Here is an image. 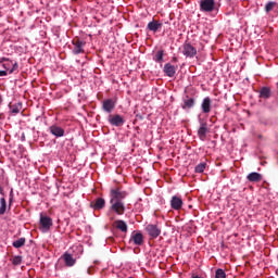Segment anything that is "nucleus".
<instances>
[{
    "label": "nucleus",
    "instance_id": "f257e3e1",
    "mask_svg": "<svg viewBox=\"0 0 278 278\" xmlns=\"http://www.w3.org/2000/svg\"><path fill=\"white\" fill-rule=\"evenodd\" d=\"M129 193L124 191L123 189L116 187L111 189L110 191V203H111V212L117 214V216H123L125 214V202L124 199H127Z\"/></svg>",
    "mask_w": 278,
    "mask_h": 278
},
{
    "label": "nucleus",
    "instance_id": "f03ea898",
    "mask_svg": "<svg viewBox=\"0 0 278 278\" xmlns=\"http://www.w3.org/2000/svg\"><path fill=\"white\" fill-rule=\"evenodd\" d=\"M199 125L200 127L198 128V138L202 141H205V138H207V134H210V127H207V121L200 118Z\"/></svg>",
    "mask_w": 278,
    "mask_h": 278
},
{
    "label": "nucleus",
    "instance_id": "7ed1b4c3",
    "mask_svg": "<svg viewBox=\"0 0 278 278\" xmlns=\"http://www.w3.org/2000/svg\"><path fill=\"white\" fill-rule=\"evenodd\" d=\"M216 2L214 0H201L200 10L201 12H214Z\"/></svg>",
    "mask_w": 278,
    "mask_h": 278
},
{
    "label": "nucleus",
    "instance_id": "20e7f679",
    "mask_svg": "<svg viewBox=\"0 0 278 278\" xmlns=\"http://www.w3.org/2000/svg\"><path fill=\"white\" fill-rule=\"evenodd\" d=\"M108 121L113 127H123L125 125V118L118 114L109 115Z\"/></svg>",
    "mask_w": 278,
    "mask_h": 278
},
{
    "label": "nucleus",
    "instance_id": "39448f33",
    "mask_svg": "<svg viewBox=\"0 0 278 278\" xmlns=\"http://www.w3.org/2000/svg\"><path fill=\"white\" fill-rule=\"evenodd\" d=\"M40 229L42 231H49L53 227V219L47 215H40Z\"/></svg>",
    "mask_w": 278,
    "mask_h": 278
},
{
    "label": "nucleus",
    "instance_id": "423d86ee",
    "mask_svg": "<svg viewBox=\"0 0 278 278\" xmlns=\"http://www.w3.org/2000/svg\"><path fill=\"white\" fill-rule=\"evenodd\" d=\"M72 45L74 46V49H73L74 55H79V53H84L86 41H81L79 38H75L73 39Z\"/></svg>",
    "mask_w": 278,
    "mask_h": 278
},
{
    "label": "nucleus",
    "instance_id": "0eeeda50",
    "mask_svg": "<svg viewBox=\"0 0 278 278\" xmlns=\"http://www.w3.org/2000/svg\"><path fill=\"white\" fill-rule=\"evenodd\" d=\"M146 231L150 236V238H152V240H154L155 238H159L160 233H162V229H160L157 225H153V224H149L146 227Z\"/></svg>",
    "mask_w": 278,
    "mask_h": 278
},
{
    "label": "nucleus",
    "instance_id": "6e6552de",
    "mask_svg": "<svg viewBox=\"0 0 278 278\" xmlns=\"http://www.w3.org/2000/svg\"><path fill=\"white\" fill-rule=\"evenodd\" d=\"M12 67V61L8 59H2L0 62V77H7L8 71Z\"/></svg>",
    "mask_w": 278,
    "mask_h": 278
},
{
    "label": "nucleus",
    "instance_id": "1a4fd4ad",
    "mask_svg": "<svg viewBox=\"0 0 278 278\" xmlns=\"http://www.w3.org/2000/svg\"><path fill=\"white\" fill-rule=\"evenodd\" d=\"M61 257H62L65 266H67V268H73V266H75V264H77V258L73 257V254H71L68 252H65Z\"/></svg>",
    "mask_w": 278,
    "mask_h": 278
},
{
    "label": "nucleus",
    "instance_id": "9d476101",
    "mask_svg": "<svg viewBox=\"0 0 278 278\" xmlns=\"http://www.w3.org/2000/svg\"><path fill=\"white\" fill-rule=\"evenodd\" d=\"M182 53L186 55V58H194V55H197V48L190 43H185L182 46Z\"/></svg>",
    "mask_w": 278,
    "mask_h": 278
},
{
    "label": "nucleus",
    "instance_id": "9b49d317",
    "mask_svg": "<svg viewBox=\"0 0 278 278\" xmlns=\"http://www.w3.org/2000/svg\"><path fill=\"white\" fill-rule=\"evenodd\" d=\"M116 108V103L112 99H106L103 101L102 110L106 112L108 114H112L114 112V109Z\"/></svg>",
    "mask_w": 278,
    "mask_h": 278
},
{
    "label": "nucleus",
    "instance_id": "f8f14e48",
    "mask_svg": "<svg viewBox=\"0 0 278 278\" xmlns=\"http://www.w3.org/2000/svg\"><path fill=\"white\" fill-rule=\"evenodd\" d=\"M170 207L172 210H176V211L181 210V207H184V200H181L177 195H173L170 200Z\"/></svg>",
    "mask_w": 278,
    "mask_h": 278
},
{
    "label": "nucleus",
    "instance_id": "ddd939ff",
    "mask_svg": "<svg viewBox=\"0 0 278 278\" xmlns=\"http://www.w3.org/2000/svg\"><path fill=\"white\" fill-rule=\"evenodd\" d=\"M194 103H197L194 98H190V96H186L182 100L181 108L182 110H192V108H194Z\"/></svg>",
    "mask_w": 278,
    "mask_h": 278
},
{
    "label": "nucleus",
    "instance_id": "4468645a",
    "mask_svg": "<svg viewBox=\"0 0 278 278\" xmlns=\"http://www.w3.org/2000/svg\"><path fill=\"white\" fill-rule=\"evenodd\" d=\"M201 108L203 114H210V112H212V99H210V97L204 98Z\"/></svg>",
    "mask_w": 278,
    "mask_h": 278
},
{
    "label": "nucleus",
    "instance_id": "2eb2a0df",
    "mask_svg": "<svg viewBox=\"0 0 278 278\" xmlns=\"http://www.w3.org/2000/svg\"><path fill=\"white\" fill-rule=\"evenodd\" d=\"M130 240H132L134 244L137 247H142V244H144V236H142L141 232H132Z\"/></svg>",
    "mask_w": 278,
    "mask_h": 278
},
{
    "label": "nucleus",
    "instance_id": "dca6fc26",
    "mask_svg": "<svg viewBox=\"0 0 278 278\" xmlns=\"http://www.w3.org/2000/svg\"><path fill=\"white\" fill-rule=\"evenodd\" d=\"M163 71H164L165 75H167V77H175V73H177V67H175L170 63H166L164 65Z\"/></svg>",
    "mask_w": 278,
    "mask_h": 278
},
{
    "label": "nucleus",
    "instance_id": "f3484780",
    "mask_svg": "<svg viewBox=\"0 0 278 278\" xmlns=\"http://www.w3.org/2000/svg\"><path fill=\"white\" fill-rule=\"evenodd\" d=\"M90 205L93 210H103V207H105V199L98 198L96 201H92Z\"/></svg>",
    "mask_w": 278,
    "mask_h": 278
},
{
    "label": "nucleus",
    "instance_id": "a211bd4d",
    "mask_svg": "<svg viewBox=\"0 0 278 278\" xmlns=\"http://www.w3.org/2000/svg\"><path fill=\"white\" fill-rule=\"evenodd\" d=\"M147 29H149V31H153L155 34V31H159L160 29H162V23L153 20L152 22H150L148 24Z\"/></svg>",
    "mask_w": 278,
    "mask_h": 278
},
{
    "label": "nucleus",
    "instance_id": "6ab92c4d",
    "mask_svg": "<svg viewBox=\"0 0 278 278\" xmlns=\"http://www.w3.org/2000/svg\"><path fill=\"white\" fill-rule=\"evenodd\" d=\"M114 227H116L122 233H127V223L123 219H117L114 222Z\"/></svg>",
    "mask_w": 278,
    "mask_h": 278
},
{
    "label": "nucleus",
    "instance_id": "aec40b11",
    "mask_svg": "<svg viewBox=\"0 0 278 278\" xmlns=\"http://www.w3.org/2000/svg\"><path fill=\"white\" fill-rule=\"evenodd\" d=\"M50 134H52V136H55L56 138H62V136H64V130L60 126H51Z\"/></svg>",
    "mask_w": 278,
    "mask_h": 278
},
{
    "label": "nucleus",
    "instance_id": "412c9836",
    "mask_svg": "<svg viewBox=\"0 0 278 278\" xmlns=\"http://www.w3.org/2000/svg\"><path fill=\"white\" fill-rule=\"evenodd\" d=\"M247 179H248V181L260 182V181H262V174H260L257 172L250 173L247 176Z\"/></svg>",
    "mask_w": 278,
    "mask_h": 278
},
{
    "label": "nucleus",
    "instance_id": "4be33fe9",
    "mask_svg": "<svg viewBox=\"0 0 278 278\" xmlns=\"http://www.w3.org/2000/svg\"><path fill=\"white\" fill-rule=\"evenodd\" d=\"M270 88L268 87H263L261 88V91H260V98L261 99H270Z\"/></svg>",
    "mask_w": 278,
    "mask_h": 278
},
{
    "label": "nucleus",
    "instance_id": "5701e85b",
    "mask_svg": "<svg viewBox=\"0 0 278 278\" xmlns=\"http://www.w3.org/2000/svg\"><path fill=\"white\" fill-rule=\"evenodd\" d=\"M9 108H10L12 114H18L21 112V110H23V104L21 102H18L15 104H10Z\"/></svg>",
    "mask_w": 278,
    "mask_h": 278
},
{
    "label": "nucleus",
    "instance_id": "b1692460",
    "mask_svg": "<svg viewBox=\"0 0 278 278\" xmlns=\"http://www.w3.org/2000/svg\"><path fill=\"white\" fill-rule=\"evenodd\" d=\"M0 216H3L5 214V210H8V202H5V198L0 199Z\"/></svg>",
    "mask_w": 278,
    "mask_h": 278
},
{
    "label": "nucleus",
    "instance_id": "393cba45",
    "mask_svg": "<svg viewBox=\"0 0 278 278\" xmlns=\"http://www.w3.org/2000/svg\"><path fill=\"white\" fill-rule=\"evenodd\" d=\"M8 73L9 75L18 73V63L17 62L14 63L11 61V67H9Z\"/></svg>",
    "mask_w": 278,
    "mask_h": 278
},
{
    "label": "nucleus",
    "instance_id": "a878e982",
    "mask_svg": "<svg viewBox=\"0 0 278 278\" xmlns=\"http://www.w3.org/2000/svg\"><path fill=\"white\" fill-rule=\"evenodd\" d=\"M25 242H27L25 238H20L13 242V247L14 249H21V247H25Z\"/></svg>",
    "mask_w": 278,
    "mask_h": 278
},
{
    "label": "nucleus",
    "instance_id": "bb28decb",
    "mask_svg": "<svg viewBox=\"0 0 278 278\" xmlns=\"http://www.w3.org/2000/svg\"><path fill=\"white\" fill-rule=\"evenodd\" d=\"M275 8H277V2H267L265 5V12L268 14L269 12H273V10H275Z\"/></svg>",
    "mask_w": 278,
    "mask_h": 278
},
{
    "label": "nucleus",
    "instance_id": "cd10ccee",
    "mask_svg": "<svg viewBox=\"0 0 278 278\" xmlns=\"http://www.w3.org/2000/svg\"><path fill=\"white\" fill-rule=\"evenodd\" d=\"M164 61V50H159L154 56V62H163Z\"/></svg>",
    "mask_w": 278,
    "mask_h": 278
},
{
    "label": "nucleus",
    "instance_id": "c85d7f7f",
    "mask_svg": "<svg viewBox=\"0 0 278 278\" xmlns=\"http://www.w3.org/2000/svg\"><path fill=\"white\" fill-rule=\"evenodd\" d=\"M14 266H21L23 264V256H14L12 260Z\"/></svg>",
    "mask_w": 278,
    "mask_h": 278
},
{
    "label": "nucleus",
    "instance_id": "c756f323",
    "mask_svg": "<svg viewBox=\"0 0 278 278\" xmlns=\"http://www.w3.org/2000/svg\"><path fill=\"white\" fill-rule=\"evenodd\" d=\"M215 278H227V274H225L224 269H216L215 271Z\"/></svg>",
    "mask_w": 278,
    "mask_h": 278
},
{
    "label": "nucleus",
    "instance_id": "7c9ffc66",
    "mask_svg": "<svg viewBox=\"0 0 278 278\" xmlns=\"http://www.w3.org/2000/svg\"><path fill=\"white\" fill-rule=\"evenodd\" d=\"M205 170V163H200L195 166V173H203Z\"/></svg>",
    "mask_w": 278,
    "mask_h": 278
},
{
    "label": "nucleus",
    "instance_id": "2f4dec72",
    "mask_svg": "<svg viewBox=\"0 0 278 278\" xmlns=\"http://www.w3.org/2000/svg\"><path fill=\"white\" fill-rule=\"evenodd\" d=\"M87 273H88V275H92V267H89V268L87 269Z\"/></svg>",
    "mask_w": 278,
    "mask_h": 278
},
{
    "label": "nucleus",
    "instance_id": "473e14b6",
    "mask_svg": "<svg viewBox=\"0 0 278 278\" xmlns=\"http://www.w3.org/2000/svg\"><path fill=\"white\" fill-rule=\"evenodd\" d=\"M3 103V96L0 93V105Z\"/></svg>",
    "mask_w": 278,
    "mask_h": 278
},
{
    "label": "nucleus",
    "instance_id": "72a5a7b5",
    "mask_svg": "<svg viewBox=\"0 0 278 278\" xmlns=\"http://www.w3.org/2000/svg\"><path fill=\"white\" fill-rule=\"evenodd\" d=\"M0 194H3V187H0Z\"/></svg>",
    "mask_w": 278,
    "mask_h": 278
},
{
    "label": "nucleus",
    "instance_id": "f704fd0d",
    "mask_svg": "<svg viewBox=\"0 0 278 278\" xmlns=\"http://www.w3.org/2000/svg\"><path fill=\"white\" fill-rule=\"evenodd\" d=\"M178 60H177V56H174L173 58V62H177Z\"/></svg>",
    "mask_w": 278,
    "mask_h": 278
},
{
    "label": "nucleus",
    "instance_id": "c9c22d12",
    "mask_svg": "<svg viewBox=\"0 0 278 278\" xmlns=\"http://www.w3.org/2000/svg\"><path fill=\"white\" fill-rule=\"evenodd\" d=\"M93 264H99V261H94Z\"/></svg>",
    "mask_w": 278,
    "mask_h": 278
},
{
    "label": "nucleus",
    "instance_id": "e433bc0d",
    "mask_svg": "<svg viewBox=\"0 0 278 278\" xmlns=\"http://www.w3.org/2000/svg\"><path fill=\"white\" fill-rule=\"evenodd\" d=\"M2 71H3V66H1Z\"/></svg>",
    "mask_w": 278,
    "mask_h": 278
}]
</instances>
